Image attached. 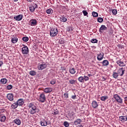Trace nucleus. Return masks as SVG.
<instances>
[{"label": "nucleus", "instance_id": "obj_25", "mask_svg": "<svg viewBox=\"0 0 127 127\" xmlns=\"http://www.w3.org/2000/svg\"><path fill=\"white\" fill-rule=\"evenodd\" d=\"M7 82V79H6V78H2V79H1L0 80L1 84H3V85H4V84H6Z\"/></svg>", "mask_w": 127, "mask_h": 127}, {"label": "nucleus", "instance_id": "obj_45", "mask_svg": "<svg viewBox=\"0 0 127 127\" xmlns=\"http://www.w3.org/2000/svg\"><path fill=\"white\" fill-rule=\"evenodd\" d=\"M85 81H89V77L86 76V75H84V77Z\"/></svg>", "mask_w": 127, "mask_h": 127}, {"label": "nucleus", "instance_id": "obj_28", "mask_svg": "<svg viewBox=\"0 0 127 127\" xmlns=\"http://www.w3.org/2000/svg\"><path fill=\"white\" fill-rule=\"evenodd\" d=\"M102 64L103 66H108V65H109V61L107 60H104L102 62Z\"/></svg>", "mask_w": 127, "mask_h": 127}, {"label": "nucleus", "instance_id": "obj_11", "mask_svg": "<svg viewBox=\"0 0 127 127\" xmlns=\"http://www.w3.org/2000/svg\"><path fill=\"white\" fill-rule=\"evenodd\" d=\"M119 121L121 122V123H126L127 121V116H120L119 117Z\"/></svg>", "mask_w": 127, "mask_h": 127}, {"label": "nucleus", "instance_id": "obj_13", "mask_svg": "<svg viewBox=\"0 0 127 127\" xmlns=\"http://www.w3.org/2000/svg\"><path fill=\"white\" fill-rule=\"evenodd\" d=\"M7 99L11 102L13 101V94L12 93H8L7 95Z\"/></svg>", "mask_w": 127, "mask_h": 127}, {"label": "nucleus", "instance_id": "obj_55", "mask_svg": "<svg viewBox=\"0 0 127 127\" xmlns=\"http://www.w3.org/2000/svg\"><path fill=\"white\" fill-rule=\"evenodd\" d=\"M88 76H89V77H91V76H92V74H88Z\"/></svg>", "mask_w": 127, "mask_h": 127}, {"label": "nucleus", "instance_id": "obj_2", "mask_svg": "<svg viewBox=\"0 0 127 127\" xmlns=\"http://www.w3.org/2000/svg\"><path fill=\"white\" fill-rule=\"evenodd\" d=\"M58 32H59V31L57 28H52L51 29L50 35L51 37H55L58 34Z\"/></svg>", "mask_w": 127, "mask_h": 127}, {"label": "nucleus", "instance_id": "obj_29", "mask_svg": "<svg viewBox=\"0 0 127 127\" xmlns=\"http://www.w3.org/2000/svg\"><path fill=\"white\" fill-rule=\"evenodd\" d=\"M69 84L71 85H74L76 84V80L70 79L68 80Z\"/></svg>", "mask_w": 127, "mask_h": 127}, {"label": "nucleus", "instance_id": "obj_30", "mask_svg": "<svg viewBox=\"0 0 127 127\" xmlns=\"http://www.w3.org/2000/svg\"><path fill=\"white\" fill-rule=\"evenodd\" d=\"M119 74L118 73V72H113V78H114L115 79H117V78H118V77H119Z\"/></svg>", "mask_w": 127, "mask_h": 127}, {"label": "nucleus", "instance_id": "obj_12", "mask_svg": "<svg viewBox=\"0 0 127 127\" xmlns=\"http://www.w3.org/2000/svg\"><path fill=\"white\" fill-rule=\"evenodd\" d=\"M107 28L105 25H102L100 28H99V32L100 33H103L104 30H107Z\"/></svg>", "mask_w": 127, "mask_h": 127}, {"label": "nucleus", "instance_id": "obj_21", "mask_svg": "<svg viewBox=\"0 0 127 127\" xmlns=\"http://www.w3.org/2000/svg\"><path fill=\"white\" fill-rule=\"evenodd\" d=\"M11 41L12 43L15 44L16 42H17V41H18V38H17L16 37H14L11 39Z\"/></svg>", "mask_w": 127, "mask_h": 127}, {"label": "nucleus", "instance_id": "obj_38", "mask_svg": "<svg viewBox=\"0 0 127 127\" xmlns=\"http://www.w3.org/2000/svg\"><path fill=\"white\" fill-rule=\"evenodd\" d=\"M90 42H91V43H97L98 40H97L96 39H93L91 40Z\"/></svg>", "mask_w": 127, "mask_h": 127}, {"label": "nucleus", "instance_id": "obj_51", "mask_svg": "<svg viewBox=\"0 0 127 127\" xmlns=\"http://www.w3.org/2000/svg\"><path fill=\"white\" fill-rule=\"evenodd\" d=\"M68 29V31H71V30H72V28L71 27H69Z\"/></svg>", "mask_w": 127, "mask_h": 127}, {"label": "nucleus", "instance_id": "obj_59", "mask_svg": "<svg viewBox=\"0 0 127 127\" xmlns=\"http://www.w3.org/2000/svg\"><path fill=\"white\" fill-rule=\"evenodd\" d=\"M59 1H61V0H60Z\"/></svg>", "mask_w": 127, "mask_h": 127}, {"label": "nucleus", "instance_id": "obj_48", "mask_svg": "<svg viewBox=\"0 0 127 127\" xmlns=\"http://www.w3.org/2000/svg\"><path fill=\"white\" fill-rule=\"evenodd\" d=\"M34 7V8H38V5L37 4H35L34 6H33Z\"/></svg>", "mask_w": 127, "mask_h": 127}, {"label": "nucleus", "instance_id": "obj_44", "mask_svg": "<svg viewBox=\"0 0 127 127\" xmlns=\"http://www.w3.org/2000/svg\"><path fill=\"white\" fill-rule=\"evenodd\" d=\"M112 13L113 14L116 15L118 13V11L116 9H113Z\"/></svg>", "mask_w": 127, "mask_h": 127}, {"label": "nucleus", "instance_id": "obj_1", "mask_svg": "<svg viewBox=\"0 0 127 127\" xmlns=\"http://www.w3.org/2000/svg\"><path fill=\"white\" fill-rule=\"evenodd\" d=\"M28 108L29 112L31 115L36 114V110H37V109L34 103H30L28 104Z\"/></svg>", "mask_w": 127, "mask_h": 127}, {"label": "nucleus", "instance_id": "obj_47", "mask_svg": "<svg viewBox=\"0 0 127 127\" xmlns=\"http://www.w3.org/2000/svg\"><path fill=\"white\" fill-rule=\"evenodd\" d=\"M56 83V81H55V80H53L51 81V84L52 85H54V84H55Z\"/></svg>", "mask_w": 127, "mask_h": 127}, {"label": "nucleus", "instance_id": "obj_39", "mask_svg": "<svg viewBox=\"0 0 127 127\" xmlns=\"http://www.w3.org/2000/svg\"><path fill=\"white\" fill-rule=\"evenodd\" d=\"M97 21L98 22H100L101 23L102 21H104V19H103V18L102 17H98L97 19Z\"/></svg>", "mask_w": 127, "mask_h": 127}, {"label": "nucleus", "instance_id": "obj_50", "mask_svg": "<svg viewBox=\"0 0 127 127\" xmlns=\"http://www.w3.org/2000/svg\"><path fill=\"white\" fill-rule=\"evenodd\" d=\"M2 64H3V62L1 61H0V67L2 66Z\"/></svg>", "mask_w": 127, "mask_h": 127}, {"label": "nucleus", "instance_id": "obj_22", "mask_svg": "<svg viewBox=\"0 0 127 127\" xmlns=\"http://www.w3.org/2000/svg\"><path fill=\"white\" fill-rule=\"evenodd\" d=\"M61 21H62L63 22H66L67 21V18H66L64 15L60 17Z\"/></svg>", "mask_w": 127, "mask_h": 127}, {"label": "nucleus", "instance_id": "obj_15", "mask_svg": "<svg viewBox=\"0 0 127 127\" xmlns=\"http://www.w3.org/2000/svg\"><path fill=\"white\" fill-rule=\"evenodd\" d=\"M103 58H104L103 53H100L99 55H98L97 60H98L99 61H101V60H103Z\"/></svg>", "mask_w": 127, "mask_h": 127}, {"label": "nucleus", "instance_id": "obj_17", "mask_svg": "<svg viewBox=\"0 0 127 127\" xmlns=\"http://www.w3.org/2000/svg\"><path fill=\"white\" fill-rule=\"evenodd\" d=\"M92 106L94 109H96V108H98V107H99L98 102H97L96 101H92Z\"/></svg>", "mask_w": 127, "mask_h": 127}, {"label": "nucleus", "instance_id": "obj_43", "mask_svg": "<svg viewBox=\"0 0 127 127\" xmlns=\"http://www.w3.org/2000/svg\"><path fill=\"white\" fill-rule=\"evenodd\" d=\"M57 7H59L60 9H64L65 8V6L62 5H57Z\"/></svg>", "mask_w": 127, "mask_h": 127}, {"label": "nucleus", "instance_id": "obj_37", "mask_svg": "<svg viewBox=\"0 0 127 127\" xmlns=\"http://www.w3.org/2000/svg\"><path fill=\"white\" fill-rule=\"evenodd\" d=\"M64 97L65 99H68V98H69V94L68 93V92L64 93Z\"/></svg>", "mask_w": 127, "mask_h": 127}, {"label": "nucleus", "instance_id": "obj_20", "mask_svg": "<svg viewBox=\"0 0 127 127\" xmlns=\"http://www.w3.org/2000/svg\"><path fill=\"white\" fill-rule=\"evenodd\" d=\"M44 92L46 93H50L51 92H52V88L50 87L45 88L44 90Z\"/></svg>", "mask_w": 127, "mask_h": 127}, {"label": "nucleus", "instance_id": "obj_54", "mask_svg": "<svg viewBox=\"0 0 127 127\" xmlns=\"http://www.w3.org/2000/svg\"><path fill=\"white\" fill-rule=\"evenodd\" d=\"M31 0H27V1H29V2H31V1H32Z\"/></svg>", "mask_w": 127, "mask_h": 127}, {"label": "nucleus", "instance_id": "obj_49", "mask_svg": "<svg viewBox=\"0 0 127 127\" xmlns=\"http://www.w3.org/2000/svg\"><path fill=\"white\" fill-rule=\"evenodd\" d=\"M71 98L73 100H75V99H76V95H72Z\"/></svg>", "mask_w": 127, "mask_h": 127}, {"label": "nucleus", "instance_id": "obj_14", "mask_svg": "<svg viewBox=\"0 0 127 127\" xmlns=\"http://www.w3.org/2000/svg\"><path fill=\"white\" fill-rule=\"evenodd\" d=\"M40 124L42 127H46L48 125V123L45 120L41 121Z\"/></svg>", "mask_w": 127, "mask_h": 127}, {"label": "nucleus", "instance_id": "obj_9", "mask_svg": "<svg viewBox=\"0 0 127 127\" xmlns=\"http://www.w3.org/2000/svg\"><path fill=\"white\" fill-rule=\"evenodd\" d=\"M29 23L31 26H35L37 24V21L35 19H32L30 20Z\"/></svg>", "mask_w": 127, "mask_h": 127}, {"label": "nucleus", "instance_id": "obj_23", "mask_svg": "<svg viewBox=\"0 0 127 127\" xmlns=\"http://www.w3.org/2000/svg\"><path fill=\"white\" fill-rule=\"evenodd\" d=\"M69 72L70 74H75V73H76V69H75L74 67L70 68L69 69Z\"/></svg>", "mask_w": 127, "mask_h": 127}, {"label": "nucleus", "instance_id": "obj_53", "mask_svg": "<svg viewBox=\"0 0 127 127\" xmlns=\"http://www.w3.org/2000/svg\"><path fill=\"white\" fill-rule=\"evenodd\" d=\"M64 2H69V0H64Z\"/></svg>", "mask_w": 127, "mask_h": 127}, {"label": "nucleus", "instance_id": "obj_8", "mask_svg": "<svg viewBox=\"0 0 127 127\" xmlns=\"http://www.w3.org/2000/svg\"><path fill=\"white\" fill-rule=\"evenodd\" d=\"M46 67H47V64H46L43 63L41 64H39L38 68V70H43L45 69Z\"/></svg>", "mask_w": 127, "mask_h": 127}, {"label": "nucleus", "instance_id": "obj_24", "mask_svg": "<svg viewBox=\"0 0 127 127\" xmlns=\"http://www.w3.org/2000/svg\"><path fill=\"white\" fill-rule=\"evenodd\" d=\"M17 107H18V104H17V102H15L11 105L12 109H16Z\"/></svg>", "mask_w": 127, "mask_h": 127}, {"label": "nucleus", "instance_id": "obj_27", "mask_svg": "<svg viewBox=\"0 0 127 127\" xmlns=\"http://www.w3.org/2000/svg\"><path fill=\"white\" fill-rule=\"evenodd\" d=\"M46 12L48 14H52L53 13V10L52 8L46 10Z\"/></svg>", "mask_w": 127, "mask_h": 127}, {"label": "nucleus", "instance_id": "obj_58", "mask_svg": "<svg viewBox=\"0 0 127 127\" xmlns=\"http://www.w3.org/2000/svg\"><path fill=\"white\" fill-rule=\"evenodd\" d=\"M111 68H113V65H111Z\"/></svg>", "mask_w": 127, "mask_h": 127}, {"label": "nucleus", "instance_id": "obj_33", "mask_svg": "<svg viewBox=\"0 0 127 127\" xmlns=\"http://www.w3.org/2000/svg\"><path fill=\"white\" fill-rule=\"evenodd\" d=\"M84 78L83 76H80L78 78V81L80 82V83H83L84 82Z\"/></svg>", "mask_w": 127, "mask_h": 127}, {"label": "nucleus", "instance_id": "obj_19", "mask_svg": "<svg viewBox=\"0 0 127 127\" xmlns=\"http://www.w3.org/2000/svg\"><path fill=\"white\" fill-rule=\"evenodd\" d=\"M14 123L17 126H20V125H21V121L18 119H15L14 120Z\"/></svg>", "mask_w": 127, "mask_h": 127}, {"label": "nucleus", "instance_id": "obj_42", "mask_svg": "<svg viewBox=\"0 0 127 127\" xmlns=\"http://www.w3.org/2000/svg\"><path fill=\"white\" fill-rule=\"evenodd\" d=\"M12 85L11 84H9L7 86V90H11L12 88Z\"/></svg>", "mask_w": 127, "mask_h": 127}, {"label": "nucleus", "instance_id": "obj_5", "mask_svg": "<svg viewBox=\"0 0 127 127\" xmlns=\"http://www.w3.org/2000/svg\"><path fill=\"white\" fill-rule=\"evenodd\" d=\"M45 100H46V97H45V94L41 93L39 97V102H41V103H44L45 102Z\"/></svg>", "mask_w": 127, "mask_h": 127}, {"label": "nucleus", "instance_id": "obj_46", "mask_svg": "<svg viewBox=\"0 0 127 127\" xmlns=\"http://www.w3.org/2000/svg\"><path fill=\"white\" fill-rule=\"evenodd\" d=\"M58 114H59V111L58 110L53 113V115H58Z\"/></svg>", "mask_w": 127, "mask_h": 127}, {"label": "nucleus", "instance_id": "obj_34", "mask_svg": "<svg viewBox=\"0 0 127 127\" xmlns=\"http://www.w3.org/2000/svg\"><path fill=\"white\" fill-rule=\"evenodd\" d=\"M29 8L31 12H33L35 10V8H34V6H30Z\"/></svg>", "mask_w": 127, "mask_h": 127}, {"label": "nucleus", "instance_id": "obj_3", "mask_svg": "<svg viewBox=\"0 0 127 127\" xmlns=\"http://www.w3.org/2000/svg\"><path fill=\"white\" fill-rule=\"evenodd\" d=\"M113 98L117 101V103L119 104H123V99L119 96L118 94H114L113 95Z\"/></svg>", "mask_w": 127, "mask_h": 127}, {"label": "nucleus", "instance_id": "obj_16", "mask_svg": "<svg viewBox=\"0 0 127 127\" xmlns=\"http://www.w3.org/2000/svg\"><path fill=\"white\" fill-rule=\"evenodd\" d=\"M17 104H18V106H22L24 104V101H23V99H19L17 101Z\"/></svg>", "mask_w": 127, "mask_h": 127}, {"label": "nucleus", "instance_id": "obj_6", "mask_svg": "<svg viewBox=\"0 0 127 127\" xmlns=\"http://www.w3.org/2000/svg\"><path fill=\"white\" fill-rule=\"evenodd\" d=\"M22 54H28L29 53V50L27 46H24L22 48Z\"/></svg>", "mask_w": 127, "mask_h": 127}, {"label": "nucleus", "instance_id": "obj_56", "mask_svg": "<svg viewBox=\"0 0 127 127\" xmlns=\"http://www.w3.org/2000/svg\"><path fill=\"white\" fill-rule=\"evenodd\" d=\"M14 0L15 2H16V1H17L18 0Z\"/></svg>", "mask_w": 127, "mask_h": 127}, {"label": "nucleus", "instance_id": "obj_40", "mask_svg": "<svg viewBox=\"0 0 127 127\" xmlns=\"http://www.w3.org/2000/svg\"><path fill=\"white\" fill-rule=\"evenodd\" d=\"M64 126L65 127H69V123H68V122H66V121L64 122Z\"/></svg>", "mask_w": 127, "mask_h": 127}, {"label": "nucleus", "instance_id": "obj_35", "mask_svg": "<svg viewBox=\"0 0 127 127\" xmlns=\"http://www.w3.org/2000/svg\"><path fill=\"white\" fill-rule=\"evenodd\" d=\"M23 41H24L25 42H27L28 40H29V39L28 37H24L22 38Z\"/></svg>", "mask_w": 127, "mask_h": 127}, {"label": "nucleus", "instance_id": "obj_31", "mask_svg": "<svg viewBox=\"0 0 127 127\" xmlns=\"http://www.w3.org/2000/svg\"><path fill=\"white\" fill-rule=\"evenodd\" d=\"M5 120H6V117L4 116H1L0 118V122L2 123H4V122H5Z\"/></svg>", "mask_w": 127, "mask_h": 127}, {"label": "nucleus", "instance_id": "obj_4", "mask_svg": "<svg viewBox=\"0 0 127 127\" xmlns=\"http://www.w3.org/2000/svg\"><path fill=\"white\" fill-rule=\"evenodd\" d=\"M125 71H126V70L125 69V68L121 67L118 70L117 73H118V75L119 76L123 77V75L125 74Z\"/></svg>", "mask_w": 127, "mask_h": 127}, {"label": "nucleus", "instance_id": "obj_10", "mask_svg": "<svg viewBox=\"0 0 127 127\" xmlns=\"http://www.w3.org/2000/svg\"><path fill=\"white\" fill-rule=\"evenodd\" d=\"M22 18H23V15L22 14L17 15V16L14 17V19L17 21H20Z\"/></svg>", "mask_w": 127, "mask_h": 127}, {"label": "nucleus", "instance_id": "obj_26", "mask_svg": "<svg viewBox=\"0 0 127 127\" xmlns=\"http://www.w3.org/2000/svg\"><path fill=\"white\" fill-rule=\"evenodd\" d=\"M108 99H109V96H102L100 98L101 101H103L104 102H105V101H106V100H108Z\"/></svg>", "mask_w": 127, "mask_h": 127}, {"label": "nucleus", "instance_id": "obj_18", "mask_svg": "<svg viewBox=\"0 0 127 127\" xmlns=\"http://www.w3.org/2000/svg\"><path fill=\"white\" fill-rule=\"evenodd\" d=\"M82 122V120L80 119H76L75 121H74L73 124L75 125V126H77L78 125H80L81 122Z\"/></svg>", "mask_w": 127, "mask_h": 127}, {"label": "nucleus", "instance_id": "obj_41", "mask_svg": "<svg viewBox=\"0 0 127 127\" xmlns=\"http://www.w3.org/2000/svg\"><path fill=\"white\" fill-rule=\"evenodd\" d=\"M82 13L84 16H87V15H88V12H87V11H86L85 10L82 11Z\"/></svg>", "mask_w": 127, "mask_h": 127}, {"label": "nucleus", "instance_id": "obj_32", "mask_svg": "<svg viewBox=\"0 0 127 127\" xmlns=\"http://www.w3.org/2000/svg\"><path fill=\"white\" fill-rule=\"evenodd\" d=\"M92 14L94 17H98V16H99V14L95 11H93Z\"/></svg>", "mask_w": 127, "mask_h": 127}, {"label": "nucleus", "instance_id": "obj_36", "mask_svg": "<svg viewBox=\"0 0 127 127\" xmlns=\"http://www.w3.org/2000/svg\"><path fill=\"white\" fill-rule=\"evenodd\" d=\"M29 74L30 75H31V76H34L36 75V72H35V71L32 70L30 71Z\"/></svg>", "mask_w": 127, "mask_h": 127}, {"label": "nucleus", "instance_id": "obj_7", "mask_svg": "<svg viewBox=\"0 0 127 127\" xmlns=\"http://www.w3.org/2000/svg\"><path fill=\"white\" fill-rule=\"evenodd\" d=\"M116 63L117 65H119L120 67H125V66H126V64L122 61V59L118 60Z\"/></svg>", "mask_w": 127, "mask_h": 127}, {"label": "nucleus", "instance_id": "obj_52", "mask_svg": "<svg viewBox=\"0 0 127 127\" xmlns=\"http://www.w3.org/2000/svg\"><path fill=\"white\" fill-rule=\"evenodd\" d=\"M106 80H107V78H105V77H103L102 81H106Z\"/></svg>", "mask_w": 127, "mask_h": 127}, {"label": "nucleus", "instance_id": "obj_57", "mask_svg": "<svg viewBox=\"0 0 127 127\" xmlns=\"http://www.w3.org/2000/svg\"><path fill=\"white\" fill-rule=\"evenodd\" d=\"M80 127H83V126L80 125Z\"/></svg>", "mask_w": 127, "mask_h": 127}]
</instances>
